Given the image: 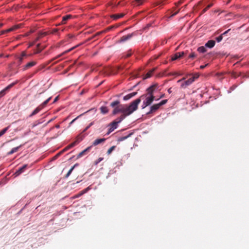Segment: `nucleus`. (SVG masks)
Returning a JSON list of instances; mask_svg holds the SVG:
<instances>
[{
  "label": "nucleus",
  "instance_id": "nucleus-42",
  "mask_svg": "<svg viewBox=\"0 0 249 249\" xmlns=\"http://www.w3.org/2000/svg\"><path fill=\"white\" fill-rule=\"evenodd\" d=\"M26 56H27V54H26V52L24 51L22 52L21 53V56L24 58V57H26Z\"/></svg>",
  "mask_w": 249,
  "mask_h": 249
},
{
  "label": "nucleus",
  "instance_id": "nucleus-30",
  "mask_svg": "<svg viewBox=\"0 0 249 249\" xmlns=\"http://www.w3.org/2000/svg\"><path fill=\"white\" fill-rule=\"evenodd\" d=\"M115 146H112V147L109 148L107 151V154L108 155L110 154L111 153V152H112V151L115 149Z\"/></svg>",
  "mask_w": 249,
  "mask_h": 249
},
{
  "label": "nucleus",
  "instance_id": "nucleus-38",
  "mask_svg": "<svg viewBox=\"0 0 249 249\" xmlns=\"http://www.w3.org/2000/svg\"><path fill=\"white\" fill-rule=\"evenodd\" d=\"M49 34V32H48L40 33V34H39V35L41 37H42L43 36H44Z\"/></svg>",
  "mask_w": 249,
  "mask_h": 249
},
{
  "label": "nucleus",
  "instance_id": "nucleus-51",
  "mask_svg": "<svg viewBox=\"0 0 249 249\" xmlns=\"http://www.w3.org/2000/svg\"><path fill=\"white\" fill-rule=\"evenodd\" d=\"M131 54H132L131 52V51H130V52H128V53H127L126 57H128L130 56L131 55Z\"/></svg>",
  "mask_w": 249,
  "mask_h": 249
},
{
  "label": "nucleus",
  "instance_id": "nucleus-25",
  "mask_svg": "<svg viewBox=\"0 0 249 249\" xmlns=\"http://www.w3.org/2000/svg\"><path fill=\"white\" fill-rule=\"evenodd\" d=\"M100 110L102 113L106 114L108 112V109L107 107L102 106L100 107Z\"/></svg>",
  "mask_w": 249,
  "mask_h": 249
},
{
  "label": "nucleus",
  "instance_id": "nucleus-7",
  "mask_svg": "<svg viewBox=\"0 0 249 249\" xmlns=\"http://www.w3.org/2000/svg\"><path fill=\"white\" fill-rule=\"evenodd\" d=\"M108 126L109 127V128L108 132L107 133V135L109 134L111 132L114 131V129L117 128L118 127V124H116V123H115L114 121H113L108 125Z\"/></svg>",
  "mask_w": 249,
  "mask_h": 249
},
{
  "label": "nucleus",
  "instance_id": "nucleus-15",
  "mask_svg": "<svg viewBox=\"0 0 249 249\" xmlns=\"http://www.w3.org/2000/svg\"><path fill=\"white\" fill-rule=\"evenodd\" d=\"M160 106L159 104H154L153 106H152L150 107V110L149 112L147 113V114L151 113L153 112L156 111L157 110H158L160 107Z\"/></svg>",
  "mask_w": 249,
  "mask_h": 249
},
{
  "label": "nucleus",
  "instance_id": "nucleus-22",
  "mask_svg": "<svg viewBox=\"0 0 249 249\" xmlns=\"http://www.w3.org/2000/svg\"><path fill=\"white\" fill-rule=\"evenodd\" d=\"M157 68H154L153 69H152V70H151L150 71H149L145 75V77H144V79H146V78H150L153 74V73H154V72L155 71V70H156Z\"/></svg>",
  "mask_w": 249,
  "mask_h": 249
},
{
  "label": "nucleus",
  "instance_id": "nucleus-47",
  "mask_svg": "<svg viewBox=\"0 0 249 249\" xmlns=\"http://www.w3.org/2000/svg\"><path fill=\"white\" fill-rule=\"evenodd\" d=\"M182 2H183L182 0H180L178 3H177L176 4L177 6H178L179 5L181 4L182 3Z\"/></svg>",
  "mask_w": 249,
  "mask_h": 249
},
{
  "label": "nucleus",
  "instance_id": "nucleus-45",
  "mask_svg": "<svg viewBox=\"0 0 249 249\" xmlns=\"http://www.w3.org/2000/svg\"><path fill=\"white\" fill-rule=\"evenodd\" d=\"M23 59V57H21V56H20V57H19L18 58V61H19V64H20L22 63Z\"/></svg>",
  "mask_w": 249,
  "mask_h": 249
},
{
  "label": "nucleus",
  "instance_id": "nucleus-58",
  "mask_svg": "<svg viewBox=\"0 0 249 249\" xmlns=\"http://www.w3.org/2000/svg\"><path fill=\"white\" fill-rule=\"evenodd\" d=\"M78 117H79V116H78V117H76V118H75V119H73V120H72V121L71 122V123H70V125H71V124H72V123H73V122H74V121H75V120H76Z\"/></svg>",
  "mask_w": 249,
  "mask_h": 249
},
{
  "label": "nucleus",
  "instance_id": "nucleus-28",
  "mask_svg": "<svg viewBox=\"0 0 249 249\" xmlns=\"http://www.w3.org/2000/svg\"><path fill=\"white\" fill-rule=\"evenodd\" d=\"M131 135V134L130 133L126 136L121 137L119 138L118 141H119V142L123 141L126 140V139H127Z\"/></svg>",
  "mask_w": 249,
  "mask_h": 249
},
{
  "label": "nucleus",
  "instance_id": "nucleus-32",
  "mask_svg": "<svg viewBox=\"0 0 249 249\" xmlns=\"http://www.w3.org/2000/svg\"><path fill=\"white\" fill-rule=\"evenodd\" d=\"M89 187H88L87 188H86V189H84L83 190L81 191L80 192V195H83V194L86 193L89 191Z\"/></svg>",
  "mask_w": 249,
  "mask_h": 249
},
{
  "label": "nucleus",
  "instance_id": "nucleus-29",
  "mask_svg": "<svg viewBox=\"0 0 249 249\" xmlns=\"http://www.w3.org/2000/svg\"><path fill=\"white\" fill-rule=\"evenodd\" d=\"M9 127V126L6 127L0 131V137L6 132Z\"/></svg>",
  "mask_w": 249,
  "mask_h": 249
},
{
  "label": "nucleus",
  "instance_id": "nucleus-26",
  "mask_svg": "<svg viewBox=\"0 0 249 249\" xmlns=\"http://www.w3.org/2000/svg\"><path fill=\"white\" fill-rule=\"evenodd\" d=\"M197 51L201 53H204L206 52V49L204 46H201L197 48Z\"/></svg>",
  "mask_w": 249,
  "mask_h": 249
},
{
  "label": "nucleus",
  "instance_id": "nucleus-53",
  "mask_svg": "<svg viewBox=\"0 0 249 249\" xmlns=\"http://www.w3.org/2000/svg\"><path fill=\"white\" fill-rule=\"evenodd\" d=\"M213 3H210L206 8H207V10H208L210 7H211L213 6Z\"/></svg>",
  "mask_w": 249,
  "mask_h": 249
},
{
  "label": "nucleus",
  "instance_id": "nucleus-39",
  "mask_svg": "<svg viewBox=\"0 0 249 249\" xmlns=\"http://www.w3.org/2000/svg\"><path fill=\"white\" fill-rule=\"evenodd\" d=\"M103 160V158H99L95 161V164H98L100 161Z\"/></svg>",
  "mask_w": 249,
  "mask_h": 249
},
{
  "label": "nucleus",
  "instance_id": "nucleus-27",
  "mask_svg": "<svg viewBox=\"0 0 249 249\" xmlns=\"http://www.w3.org/2000/svg\"><path fill=\"white\" fill-rule=\"evenodd\" d=\"M20 25H15V26L12 27L11 28L8 29V31L11 32V31H15V30H17V29H18L20 27Z\"/></svg>",
  "mask_w": 249,
  "mask_h": 249
},
{
  "label": "nucleus",
  "instance_id": "nucleus-24",
  "mask_svg": "<svg viewBox=\"0 0 249 249\" xmlns=\"http://www.w3.org/2000/svg\"><path fill=\"white\" fill-rule=\"evenodd\" d=\"M78 165V164L77 163H76L70 169V170L68 171V172L67 173V174L66 175L65 178H68L70 176V175L71 174V172H72V171L73 170V169H74V168L77 166Z\"/></svg>",
  "mask_w": 249,
  "mask_h": 249
},
{
  "label": "nucleus",
  "instance_id": "nucleus-10",
  "mask_svg": "<svg viewBox=\"0 0 249 249\" xmlns=\"http://www.w3.org/2000/svg\"><path fill=\"white\" fill-rule=\"evenodd\" d=\"M15 85V83H13L8 86H7L6 88H5L3 89H2L1 91H0V96H2L4 95L5 94L6 92L10 89L14 85Z\"/></svg>",
  "mask_w": 249,
  "mask_h": 249
},
{
  "label": "nucleus",
  "instance_id": "nucleus-35",
  "mask_svg": "<svg viewBox=\"0 0 249 249\" xmlns=\"http://www.w3.org/2000/svg\"><path fill=\"white\" fill-rule=\"evenodd\" d=\"M223 39V35H221L219 36L216 37L215 39L218 42H220Z\"/></svg>",
  "mask_w": 249,
  "mask_h": 249
},
{
  "label": "nucleus",
  "instance_id": "nucleus-56",
  "mask_svg": "<svg viewBox=\"0 0 249 249\" xmlns=\"http://www.w3.org/2000/svg\"><path fill=\"white\" fill-rule=\"evenodd\" d=\"M179 11V9L175 13L173 14L172 16L173 17L175 15H176Z\"/></svg>",
  "mask_w": 249,
  "mask_h": 249
},
{
  "label": "nucleus",
  "instance_id": "nucleus-1",
  "mask_svg": "<svg viewBox=\"0 0 249 249\" xmlns=\"http://www.w3.org/2000/svg\"><path fill=\"white\" fill-rule=\"evenodd\" d=\"M141 100L137 99L132 102L129 105L120 104L118 100L115 101L110 104V106L114 108L112 115H114L118 113H122V115H131L138 109V105Z\"/></svg>",
  "mask_w": 249,
  "mask_h": 249
},
{
  "label": "nucleus",
  "instance_id": "nucleus-50",
  "mask_svg": "<svg viewBox=\"0 0 249 249\" xmlns=\"http://www.w3.org/2000/svg\"><path fill=\"white\" fill-rule=\"evenodd\" d=\"M169 75H179V74H178L177 72H175V73H169Z\"/></svg>",
  "mask_w": 249,
  "mask_h": 249
},
{
  "label": "nucleus",
  "instance_id": "nucleus-37",
  "mask_svg": "<svg viewBox=\"0 0 249 249\" xmlns=\"http://www.w3.org/2000/svg\"><path fill=\"white\" fill-rule=\"evenodd\" d=\"M167 102V100H162L160 103H159L160 106L161 107V106L165 104Z\"/></svg>",
  "mask_w": 249,
  "mask_h": 249
},
{
  "label": "nucleus",
  "instance_id": "nucleus-57",
  "mask_svg": "<svg viewBox=\"0 0 249 249\" xmlns=\"http://www.w3.org/2000/svg\"><path fill=\"white\" fill-rule=\"evenodd\" d=\"M207 10H207V8H205L202 10V13H201V14H203V13H205Z\"/></svg>",
  "mask_w": 249,
  "mask_h": 249
},
{
  "label": "nucleus",
  "instance_id": "nucleus-11",
  "mask_svg": "<svg viewBox=\"0 0 249 249\" xmlns=\"http://www.w3.org/2000/svg\"><path fill=\"white\" fill-rule=\"evenodd\" d=\"M27 164H25L23 166H22L21 167L19 168L16 172L14 174V175H15V176H19L20 174H21L22 173H23L24 170L27 168Z\"/></svg>",
  "mask_w": 249,
  "mask_h": 249
},
{
  "label": "nucleus",
  "instance_id": "nucleus-61",
  "mask_svg": "<svg viewBox=\"0 0 249 249\" xmlns=\"http://www.w3.org/2000/svg\"><path fill=\"white\" fill-rule=\"evenodd\" d=\"M146 104H145V101H143V105H142V108H145V107H146L147 106H146L145 105Z\"/></svg>",
  "mask_w": 249,
  "mask_h": 249
},
{
  "label": "nucleus",
  "instance_id": "nucleus-13",
  "mask_svg": "<svg viewBox=\"0 0 249 249\" xmlns=\"http://www.w3.org/2000/svg\"><path fill=\"white\" fill-rule=\"evenodd\" d=\"M92 147V146H89L87 148H86L85 150L81 151L80 153H79L78 155V158H80L82 157L83 156L86 154L87 153L89 152L91 148Z\"/></svg>",
  "mask_w": 249,
  "mask_h": 249
},
{
  "label": "nucleus",
  "instance_id": "nucleus-21",
  "mask_svg": "<svg viewBox=\"0 0 249 249\" xmlns=\"http://www.w3.org/2000/svg\"><path fill=\"white\" fill-rule=\"evenodd\" d=\"M72 17V16L71 15H68L65 16H64L62 18V20L61 21V24H64L66 23V21L69 20V19L71 18Z\"/></svg>",
  "mask_w": 249,
  "mask_h": 249
},
{
  "label": "nucleus",
  "instance_id": "nucleus-43",
  "mask_svg": "<svg viewBox=\"0 0 249 249\" xmlns=\"http://www.w3.org/2000/svg\"><path fill=\"white\" fill-rule=\"evenodd\" d=\"M82 195H80V192L78 194L75 195L74 196H73V198H78L79 197V196H81Z\"/></svg>",
  "mask_w": 249,
  "mask_h": 249
},
{
  "label": "nucleus",
  "instance_id": "nucleus-52",
  "mask_svg": "<svg viewBox=\"0 0 249 249\" xmlns=\"http://www.w3.org/2000/svg\"><path fill=\"white\" fill-rule=\"evenodd\" d=\"M213 3H210L206 8H207V10H208L210 7H211L213 6Z\"/></svg>",
  "mask_w": 249,
  "mask_h": 249
},
{
  "label": "nucleus",
  "instance_id": "nucleus-36",
  "mask_svg": "<svg viewBox=\"0 0 249 249\" xmlns=\"http://www.w3.org/2000/svg\"><path fill=\"white\" fill-rule=\"evenodd\" d=\"M93 124V122L90 123L88 126H87L85 129L83 131V132L86 131Z\"/></svg>",
  "mask_w": 249,
  "mask_h": 249
},
{
  "label": "nucleus",
  "instance_id": "nucleus-9",
  "mask_svg": "<svg viewBox=\"0 0 249 249\" xmlns=\"http://www.w3.org/2000/svg\"><path fill=\"white\" fill-rule=\"evenodd\" d=\"M186 53L184 52H178L174 54L171 57L172 61L176 60L183 56Z\"/></svg>",
  "mask_w": 249,
  "mask_h": 249
},
{
  "label": "nucleus",
  "instance_id": "nucleus-14",
  "mask_svg": "<svg viewBox=\"0 0 249 249\" xmlns=\"http://www.w3.org/2000/svg\"><path fill=\"white\" fill-rule=\"evenodd\" d=\"M106 139L105 138L97 139H96L92 143V146H96L99 144L105 142Z\"/></svg>",
  "mask_w": 249,
  "mask_h": 249
},
{
  "label": "nucleus",
  "instance_id": "nucleus-18",
  "mask_svg": "<svg viewBox=\"0 0 249 249\" xmlns=\"http://www.w3.org/2000/svg\"><path fill=\"white\" fill-rule=\"evenodd\" d=\"M137 94V92H133L129 93L124 97V100L125 101L128 100L133 97L135 96Z\"/></svg>",
  "mask_w": 249,
  "mask_h": 249
},
{
  "label": "nucleus",
  "instance_id": "nucleus-2",
  "mask_svg": "<svg viewBox=\"0 0 249 249\" xmlns=\"http://www.w3.org/2000/svg\"><path fill=\"white\" fill-rule=\"evenodd\" d=\"M51 98L52 97H50L44 102H43L41 105L38 106L29 115V117H31L38 113L42 108L46 107V106L47 105L49 102L51 100Z\"/></svg>",
  "mask_w": 249,
  "mask_h": 249
},
{
  "label": "nucleus",
  "instance_id": "nucleus-63",
  "mask_svg": "<svg viewBox=\"0 0 249 249\" xmlns=\"http://www.w3.org/2000/svg\"><path fill=\"white\" fill-rule=\"evenodd\" d=\"M117 69H118V71H120V70H122L123 69V68L121 66H118Z\"/></svg>",
  "mask_w": 249,
  "mask_h": 249
},
{
  "label": "nucleus",
  "instance_id": "nucleus-55",
  "mask_svg": "<svg viewBox=\"0 0 249 249\" xmlns=\"http://www.w3.org/2000/svg\"><path fill=\"white\" fill-rule=\"evenodd\" d=\"M41 37L39 36V35H38V36L36 38V39H35V41H37L38 40H39L40 38H41Z\"/></svg>",
  "mask_w": 249,
  "mask_h": 249
},
{
  "label": "nucleus",
  "instance_id": "nucleus-64",
  "mask_svg": "<svg viewBox=\"0 0 249 249\" xmlns=\"http://www.w3.org/2000/svg\"><path fill=\"white\" fill-rule=\"evenodd\" d=\"M184 79H185V78H183L181 79H180V80H178L177 82L178 83L181 82L182 80H184Z\"/></svg>",
  "mask_w": 249,
  "mask_h": 249
},
{
  "label": "nucleus",
  "instance_id": "nucleus-3",
  "mask_svg": "<svg viewBox=\"0 0 249 249\" xmlns=\"http://www.w3.org/2000/svg\"><path fill=\"white\" fill-rule=\"evenodd\" d=\"M144 98H145V100L144 101H145V104H146L145 105L146 106H149L155 100V97L154 96V95H146V94L142 95L138 99H140L141 100V101L142 99H143Z\"/></svg>",
  "mask_w": 249,
  "mask_h": 249
},
{
  "label": "nucleus",
  "instance_id": "nucleus-41",
  "mask_svg": "<svg viewBox=\"0 0 249 249\" xmlns=\"http://www.w3.org/2000/svg\"><path fill=\"white\" fill-rule=\"evenodd\" d=\"M8 31V29L1 31V33H0V35H3V34H4L5 33L10 32V31Z\"/></svg>",
  "mask_w": 249,
  "mask_h": 249
},
{
  "label": "nucleus",
  "instance_id": "nucleus-33",
  "mask_svg": "<svg viewBox=\"0 0 249 249\" xmlns=\"http://www.w3.org/2000/svg\"><path fill=\"white\" fill-rule=\"evenodd\" d=\"M89 187H88L87 188H86V189H84L83 190L81 191L80 192V195H83V194L86 193L89 191Z\"/></svg>",
  "mask_w": 249,
  "mask_h": 249
},
{
  "label": "nucleus",
  "instance_id": "nucleus-46",
  "mask_svg": "<svg viewBox=\"0 0 249 249\" xmlns=\"http://www.w3.org/2000/svg\"><path fill=\"white\" fill-rule=\"evenodd\" d=\"M40 44H38L37 45V48H38V49L39 50L38 51V52H37V53H40V52L42 51V50L43 49H40V48H39V46H40Z\"/></svg>",
  "mask_w": 249,
  "mask_h": 249
},
{
  "label": "nucleus",
  "instance_id": "nucleus-62",
  "mask_svg": "<svg viewBox=\"0 0 249 249\" xmlns=\"http://www.w3.org/2000/svg\"><path fill=\"white\" fill-rule=\"evenodd\" d=\"M172 88H169V89H168V92L169 93H172Z\"/></svg>",
  "mask_w": 249,
  "mask_h": 249
},
{
  "label": "nucleus",
  "instance_id": "nucleus-23",
  "mask_svg": "<svg viewBox=\"0 0 249 249\" xmlns=\"http://www.w3.org/2000/svg\"><path fill=\"white\" fill-rule=\"evenodd\" d=\"M21 146V145H19V146H17L16 147H14L13 148H12L11 151H10L9 152H8L7 153V155H12L13 154V153H15V152H17L19 148Z\"/></svg>",
  "mask_w": 249,
  "mask_h": 249
},
{
  "label": "nucleus",
  "instance_id": "nucleus-8",
  "mask_svg": "<svg viewBox=\"0 0 249 249\" xmlns=\"http://www.w3.org/2000/svg\"><path fill=\"white\" fill-rule=\"evenodd\" d=\"M134 35H135V34L134 33H133L131 34H128L127 35H126V36H124L122 37H121L120 40L118 41V42L121 43V42H125V41L128 40V39H130V38H131Z\"/></svg>",
  "mask_w": 249,
  "mask_h": 249
},
{
  "label": "nucleus",
  "instance_id": "nucleus-60",
  "mask_svg": "<svg viewBox=\"0 0 249 249\" xmlns=\"http://www.w3.org/2000/svg\"><path fill=\"white\" fill-rule=\"evenodd\" d=\"M146 104H145V101H143V105H142V108H145V107H146L147 106H146L145 105Z\"/></svg>",
  "mask_w": 249,
  "mask_h": 249
},
{
  "label": "nucleus",
  "instance_id": "nucleus-6",
  "mask_svg": "<svg viewBox=\"0 0 249 249\" xmlns=\"http://www.w3.org/2000/svg\"><path fill=\"white\" fill-rule=\"evenodd\" d=\"M195 80V77H191L182 83L181 85V87L185 89L187 87L191 85Z\"/></svg>",
  "mask_w": 249,
  "mask_h": 249
},
{
  "label": "nucleus",
  "instance_id": "nucleus-44",
  "mask_svg": "<svg viewBox=\"0 0 249 249\" xmlns=\"http://www.w3.org/2000/svg\"><path fill=\"white\" fill-rule=\"evenodd\" d=\"M63 151H61L60 152H59L58 153H57L55 156L54 157V158H57L58 156H59L61 154H62L63 153Z\"/></svg>",
  "mask_w": 249,
  "mask_h": 249
},
{
  "label": "nucleus",
  "instance_id": "nucleus-20",
  "mask_svg": "<svg viewBox=\"0 0 249 249\" xmlns=\"http://www.w3.org/2000/svg\"><path fill=\"white\" fill-rule=\"evenodd\" d=\"M215 45V41L213 40H209L206 44H205V47L212 48H213Z\"/></svg>",
  "mask_w": 249,
  "mask_h": 249
},
{
  "label": "nucleus",
  "instance_id": "nucleus-34",
  "mask_svg": "<svg viewBox=\"0 0 249 249\" xmlns=\"http://www.w3.org/2000/svg\"><path fill=\"white\" fill-rule=\"evenodd\" d=\"M196 57V54L194 52H192L189 55V58L191 59H194Z\"/></svg>",
  "mask_w": 249,
  "mask_h": 249
},
{
  "label": "nucleus",
  "instance_id": "nucleus-49",
  "mask_svg": "<svg viewBox=\"0 0 249 249\" xmlns=\"http://www.w3.org/2000/svg\"><path fill=\"white\" fill-rule=\"evenodd\" d=\"M231 31V29H228L227 31H225V32H224L222 35H223V36L224 35H227V34H228L230 31Z\"/></svg>",
  "mask_w": 249,
  "mask_h": 249
},
{
  "label": "nucleus",
  "instance_id": "nucleus-5",
  "mask_svg": "<svg viewBox=\"0 0 249 249\" xmlns=\"http://www.w3.org/2000/svg\"><path fill=\"white\" fill-rule=\"evenodd\" d=\"M82 140H83V138L82 137L78 136L77 138V140L75 141H74L72 143H71L70 144H69V145H68L67 147H66L62 151H63V152H64L68 150V149H69L71 148V147H72L74 146L75 145H76L77 144H78Z\"/></svg>",
  "mask_w": 249,
  "mask_h": 249
},
{
  "label": "nucleus",
  "instance_id": "nucleus-40",
  "mask_svg": "<svg viewBox=\"0 0 249 249\" xmlns=\"http://www.w3.org/2000/svg\"><path fill=\"white\" fill-rule=\"evenodd\" d=\"M144 0H135L138 5H140L143 3Z\"/></svg>",
  "mask_w": 249,
  "mask_h": 249
},
{
  "label": "nucleus",
  "instance_id": "nucleus-59",
  "mask_svg": "<svg viewBox=\"0 0 249 249\" xmlns=\"http://www.w3.org/2000/svg\"><path fill=\"white\" fill-rule=\"evenodd\" d=\"M58 98H59L58 96L56 97L55 98V99H54V101H53V103L56 102L58 100Z\"/></svg>",
  "mask_w": 249,
  "mask_h": 249
},
{
  "label": "nucleus",
  "instance_id": "nucleus-48",
  "mask_svg": "<svg viewBox=\"0 0 249 249\" xmlns=\"http://www.w3.org/2000/svg\"><path fill=\"white\" fill-rule=\"evenodd\" d=\"M209 65V64H207L205 65H201L200 66V69H204L206 67H207L208 65Z\"/></svg>",
  "mask_w": 249,
  "mask_h": 249
},
{
  "label": "nucleus",
  "instance_id": "nucleus-31",
  "mask_svg": "<svg viewBox=\"0 0 249 249\" xmlns=\"http://www.w3.org/2000/svg\"><path fill=\"white\" fill-rule=\"evenodd\" d=\"M59 30V29H58L54 28V29L52 30L51 31H49V34H56L57 32H58V31Z\"/></svg>",
  "mask_w": 249,
  "mask_h": 249
},
{
  "label": "nucleus",
  "instance_id": "nucleus-54",
  "mask_svg": "<svg viewBox=\"0 0 249 249\" xmlns=\"http://www.w3.org/2000/svg\"><path fill=\"white\" fill-rule=\"evenodd\" d=\"M213 3H210L206 8H207V10H208L210 7H211L213 6Z\"/></svg>",
  "mask_w": 249,
  "mask_h": 249
},
{
  "label": "nucleus",
  "instance_id": "nucleus-4",
  "mask_svg": "<svg viewBox=\"0 0 249 249\" xmlns=\"http://www.w3.org/2000/svg\"><path fill=\"white\" fill-rule=\"evenodd\" d=\"M159 85L157 83L152 85L147 89L146 95H153L154 92L159 90Z\"/></svg>",
  "mask_w": 249,
  "mask_h": 249
},
{
  "label": "nucleus",
  "instance_id": "nucleus-17",
  "mask_svg": "<svg viewBox=\"0 0 249 249\" xmlns=\"http://www.w3.org/2000/svg\"><path fill=\"white\" fill-rule=\"evenodd\" d=\"M129 115H121L119 117L117 118L116 120L113 121L115 123L118 125L126 116Z\"/></svg>",
  "mask_w": 249,
  "mask_h": 249
},
{
  "label": "nucleus",
  "instance_id": "nucleus-19",
  "mask_svg": "<svg viewBox=\"0 0 249 249\" xmlns=\"http://www.w3.org/2000/svg\"><path fill=\"white\" fill-rule=\"evenodd\" d=\"M124 14L121 13L119 14H114L111 16V18L114 20H117L120 18H123L124 16Z\"/></svg>",
  "mask_w": 249,
  "mask_h": 249
},
{
  "label": "nucleus",
  "instance_id": "nucleus-16",
  "mask_svg": "<svg viewBox=\"0 0 249 249\" xmlns=\"http://www.w3.org/2000/svg\"><path fill=\"white\" fill-rule=\"evenodd\" d=\"M79 45H80V44H78V45H76V46H74V47H72L71 48V49H69V50H67V51H65V52H63L62 53H61V54H60L58 55L57 56H56L55 58H54L53 59V60H54V59H57V58H59L60 57H61V56H62L63 55H64V54H65L67 53L70 52V51H72V50H73L74 48H76L77 47L79 46Z\"/></svg>",
  "mask_w": 249,
  "mask_h": 249
},
{
  "label": "nucleus",
  "instance_id": "nucleus-12",
  "mask_svg": "<svg viewBox=\"0 0 249 249\" xmlns=\"http://www.w3.org/2000/svg\"><path fill=\"white\" fill-rule=\"evenodd\" d=\"M36 64V61H33L30 62L24 66L23 69L24 71L30 69V68L35 66Z\"/></svg>",
  "mask_w": 249,
  "mask_h": 249
}]
</instances>
